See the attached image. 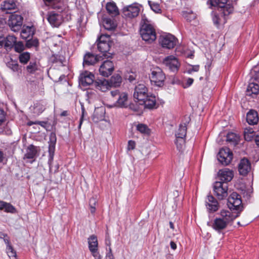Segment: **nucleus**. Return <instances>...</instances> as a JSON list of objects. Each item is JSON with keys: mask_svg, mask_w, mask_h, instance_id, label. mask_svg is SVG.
Returning a JSON list of instances; mask_svg holds the SVG:
<instances>
[{"mask_svg": "<svg viewBox=\"0 0 259 259\" xmlns=\"http://www.w3.org/2000/svg\"><path fill=\"white\" fill-rule=\"evenodd\" d=\"M42 7L46 9H53L58 10L60 14L51 12L48 13L47 20L53 27H59L64 21H69L71 16L69 9L63 3V1H44Z\"/></svg>", "mask_w": 259, "mask_h": 259, "instance_id": "f257e3e1", "label": "nucleus"}, {"mask_svg": "<svg viewBox=\"0 0 259 259\" xmlns=\"http://www.w3.org/2000/svg\"><path fill=\"white\" fill-rule=\"evenodd\" d=\"M232 1H207L210 8L217 11L212 12V19L213 24L219 28L224 25L227 20V16L234 11Z\"/></svg>", "mask_w": 259, "mask_h": 259, "instance_id": "f03ea898", "label": "nucleus"}, {"mask_svg": "<svg viewBox=\"0 0 259 259\" xmlns=\"http://www.w3.org/2000/svg\"><path fill=\"white\" fill-rule=\"evenodd\" d=\"M239 215V212H233L229 210L222 209L213 220L207 223V225L218 233L225 230L227 226Z\"/></svg>", "mask_w": 259, "mask_h": 259, "instance_id": "7ed1b4c3", "label": "nucleus"}, {"mask_svg": "<svg viewBox=\"0 0 259 259\" xmlns=\"http://www.w3.org/2000/svg\"><path fill=\"white\" fill-rule=\"evenodd\" d=\"M140 34L143 40L149 44L152 42L156 38L155 30L152 25H142Z\"/></svg>", "mask_w": 259, "mask_h": 259, "instance_id": "20e7f679", "label": "nucleus"}, {"mask_svg": "<svg viewBox=\"0 0 259 259\" xmlns=\"http://www.w3.org/2000/svg\"><path fill=\"white\" fill-rule=\"evenodd\" d=\"M112 97L115 98L116 101L110 107H126L128 105V97L126 93H120L118 90L110 92Z\"/></svg>", "mask_w": 259, "mask_h": 259, "instance_id": "39448f33", "label": "nucleus"}, {"mask_svg": "<svg viewBox=\"0 0 259 259\" xmlns=\"http://www.w3.org/2000/svg\"><path fill=\"white\" fill-rule=\"evenodd\" d=\"M151 82L158 87H161L164 84L165 76L163 71L158 67L153 68L151 70L150 76Z\"/></svg>", "mask_w": 259, "mask_h": 259, "instance_id": "423d86ee", "label": "nucleus"}, {"mask_svg": "<svg viewBox=\"0 0 259 259\" xmlns=\"http://www.w3.org/2000/svg\"><path fill=\"white\" fill-rule=\"evenodd\" d=\"M228 187L227 183L215 182L213 185V191L219 199H223L228 196Z\"/></svg>", "mask_w": 259, "mask_h": 259, "instance_id": "0eeeda50", "label": "nucleus"}, {"mask_svg": "<svg viewBox=\"0 0 259 259\" xmlns=\"http://www.w3.org/2000/svg\"><path fill=\"white\" fill-rule=\"evenodd\" d=\"M233 153L228 148H222L218 154V159L223 165H227L232 161Z\"/></svg>", "mask_w": 259, "mask_h": 259, "instance_id": "6e6552de", "label": "nucleus"}, {"mask_svg": "<svg viewBox=\"0 0 259 259\" xmlns=\"http://www.w3.org/2000/svg\"><path fill=\"white\" fill-rule=\"evenodd\" d=\"M160 43L163 48L170 49L178 43L177 38L171 34L162 35L160 38Z\"/></svg>", "mask_w": 259, "mask_h": 259, "instance_id": "1a4fd4ad", "label": "nucleus"}, {"mask_svg": "<svg viewBox=\"0 0 259 259\" xmlns=\"http://www.w3.org/2000/svg\"><path fill=\"white\" fill-rule=\"evenodd\" d=\"M23 20V17L21 15L12 14L9 18L8 24L12 31L16 32L21 28Z\"/></svg>", "mask_w": 259, "mask_h": 259, "instance_id": "9d476101", "label": "nucleus"}, {"mask_svg": "<svg viewBox=\"0 0 259 259\" xmlns=\"http://www.w3.org/2000/svg\"><path fill=\"white\" fill-rule=\"evenodd\" d=\"M162 63L171 71L177 72L180 66V63L178 59L173 55H170L165 57L162 61Z\"/></svg>", "mask_w": 259, "mask_h": 259, "instance_id": "9b49d317", "label": "nucleus"}, {"mask_svg": "<svg viewBox=\"0 0 259 259\" xmlns=\"http://www.w3.org/2000/svg\"><path fill=\"white\" fill-rule=\"evenodd\" d=\"M240 196L236 192L232 193L228 199V206L231 210H239L241 206Z\"/></svg>", "mask_w": 259, "mask_h": 259, "instance_id": "f8f14e48", "label": "nucleus"}, {"mask_svg": "<svg viewBox=\"0 0 259 259\" xmlns=\"http://www.w3.org/2000/svg\"><path fill=\"white\" fill-rule=\"evenodd\" d=\"M147 88L143 84H139L136 86L134 93V98L139 103L146 98L147 94Z\"/></svg>", "mask_w": 259, "mask_h": 259, "instance_id": "ddd939ff", "label": "nucleus"}, {"mask_svg": "<svg viewBox=\"0 0 259 259\" xmlns=\"http://www.w3.org/2000/svg\"><path fill=\"white\" fill-rule=\"evenodd\" d=\"M110 36L108 35H103L100 36L98 42V49L100 52L103 53L106 56V53L110 49Z\"/></svg>", "mask_w": 259, "mask_h": 259, "instance_id": "4468645a", "label": "nucleus"}, {"mask_svg": "<svg viewBox=\"0 0 259 259\" xmlns=\"http://www.w3.org/2000/svg\"><path fill=\"white\" fill-rule=\"evenodd\" d=\"M140 7L137 3H134L124 7L122 10L123 15L129 18L137 17L140 12Z\"/></svg>", "mask_w": 259, "mask_h": 259, "instance_id": "2eb2a0df", "label": "nucleus"}, {"mask_svg": "<svg viewBox=\"0 0 259 259\" xmlns=\"http://www.w3.org/2000/svg\"><path fill=\"white\" fill-rule=\"evenodd\" d=\"M57 138L55 133L52 132L49 136V158L48 163L50 166V169L52 168V163L53 160V157L54 155V152L55 149V145L56 143Z\"/></svg>", "mask_w": 259, "mask_h": 259, "instance_id": "dca6fc26", "label": "nucleus"}, {"mask_svg": "<svg viewBox=\"0 0 259 259\" xmlns=\"http://www.w3.org/2000/svg\"><path fill=\"white\" fill-rule=\"evenodd\" d=\"M114 69L113 63L109 60L103 62L99 68L100 74L105 77L110 75Z\"/></svg>", "mask_w": 259, "mask_h": 259, "instance_id": "f3484780", "label": "nucleus"}, {"mask_svg": "<svg viewBox=\"0 0 259 259\" xmlns=\"http://www.w3.org/2000/svg\"><path fill=\"white\" fill-rule=\"evenodd\" d=\"M94 78L95 76L92 73L85 71L80 75L79 84L84 87L91 84L94 85Z\"/></svg>", "mask_w": 259, "mask_h": 259, "instance_id": "a211bd4d", "label": "nucleus"}, {"mask_svg": "<svg viewBox=\"0 0 259 259\" xmlns=\"http://www.w3.org/2000/svg\"><path fill=\"white\" fill-rule=\"evenodd\" d=\"M89 248L93 255L97 259L99 257V254L98 252V240L96 236L91 235L88 238Z\"/></svg>", "mask_w": 259, "mask_h": 259, "instance_id": "6ab92c4d", "label": "nucleus"}, {"mask_svg": "<svg viewBox=\"0 0 259 259\" xmlns=\"http://www.w3.org/2000/svg\"><path fill=\"white\" fill-rule=\"evenodd\" d=\"M218 176L221 182L227 183L228 182L232 180L234 176V174L232 170L225 168L219 171Z\"/></svg>", "mask_w": 259, "mask_h": 259, "instance_id": "aec40b11", "label": "nucleus"}, {"mask_svg": "<svg viewBox=\"0 0 259 259\" xmlns=\"http://www.w3.org/2000/svg\"><path fill=\"white\" fill-rule=\"evenodd\" d=\"M93 86L96 90L102 92H106L110 88L109 81L105 79L95 80Z\"/></svg>", "mask_w": 259, "mask_h": 259, "instance_id": "412c9836", "label": "nucleus"}, {"mask_svg": "<svg viewBox=\"0 0 259 259\" xmlns=\"http://www.w3.org/2000/svg\"><path fill=\"white\" fill-rule=\"evenodd\" d=\"M139 104L144 105L145 108L150 109L157 107L156 102V97L155 96L152 95H148L146 98L140 102Z\"/></svg>", "mask_w": 259, "mask_h": 259, "instance_id": "4be33fe9", "label": "nucleus"}, {"mask_svg": "<svg viewBox=\"0 0 259 259\" xmlns=\"http://www.w3.org/2000/svg\"><path fill=\"white\" fill-rule=\"evenodd\" d=\"M250 169L251 165L249 160L246 158L241 159L238 166V170L240 174L245 176Z\"/></svg>", "mask_w": 259, "mask_h": 259, "instance_id": "5701e85b", "label": "nucleus"}, {"mask_svg": "<svg viewBox=\"0 0 259 259\" xmlns=\"http://www.w3.org/2000/svg\"><path fill=\"white\" fill-rule=\"evenodd\" d=\"M1 10L6 13H11L12 11H16L17 6L15 1H3L1 4Z\"/></svg>", "mask_w": 259, "mask_h": 259, "instance_id": "b1692460", "label": "nucleus"}, {"mask_svg": "<svg viewBox=\"0 0 259 259\" xmlns=\"http://www.w3.org/2000/svg\"><path fill=\"white\" fill-rule=\"evenodd\" d=\"M207 209L211 212L216 211L219 208L217 200L212 196H208L206 201Z\"/></svg>", "mask_w": 259, "mask_h": 259, "instance_id": "393cba45", "label": "nucleus"}, {"mask_svg": "<svg viewBox=\"0 0 259 259\" xmlns=\"http://www.w3.org/2000/svg\"><path fill=\"white\" fill-rule=\"evenodd\" d=\"M35 32V28L33 26H28L24 25L20 33L22 38L26 39L32 37Z\"/></svg>", "mask_w": 259, "mask_h": 259, "instance_id": "a878e982", "label": "nucleus"}, {"mask_svg": "<svg viewBox=\"0 0 259 259\" xmlns=\"http://www.w3.org/2000/svg\"><path fill=\"white\" fill-rule=\"evenodd\" d=\"M101 57L98 55H95L91 53H87L83 58V65H94L100 60Z\"/></svg>", "mask_w": 259, "mask_h": 259, "instance_id": "bb28decb", "label": "nucleus"}, {"mask_svg": "<svg viewBox=\"0 0 259 259\" xmlns=\"http://www.w3.org/2000/svg\"><path fill=\"white\" fill-rule=\"evenodd\" d=\"M0 210H4L5 212L11 213L17 212L16 208L11 203L0 200Z\"/></svg>", "mask_w": 259, "mask_h": 259, "instance_id": "cd10ccee", "label": "nucleus"}, {"mask_svg": "<svg viewBox=\"0 0 259 259\" xmlns=\"http://www.w3.org/2000/svg\"><path fill=\"white\" fill-rule=\"evenodd\" d=\"M246 121L249 124H256L258 121L257 112L255 110H250L246 115Z\"/></svg>", "mask_w": 259, "mask_h": 259, "instance_id": "c85d7f7f", "label": "nucleus"}, {"mask_svg": "<svg viewBox=\"0 0 259 259\" xmlns=\"http://www.w3.org/2000/svg\"><path fill=\"white\" fill-rule=\"evenodd\" d=\"M106 8L108 13L113 16H116L119 14V10L116 4L113 1L107 3Z\"/></svg>", "mask_w": 259, "mask_h": 259, "instance_id": "c756f323", "label": "nucleus"}, {"mask_svg": "<svg viewBox=\"0 0 259 259\" xmlns=\"http://www.w3.org/2000/svg\"><path fill=\"white\" fill-rule=\"evenodd\" d=\"M103 25L106 29L112 30L116 27L117 24L113 19L110 18H105L103 20Z\"/></svg>", "mask_w": 259, "mask_h": 259, "instance_id": "7c9ffc66", "label": "nucleus"}, {"mask_svg": "<svg viewBox=\"0 0 259 259\" xmlns=\"http://www.w3.org/2000/svg\"><path fill=\"white\" fill-rule=\"evenodd\" d=\"M240 141V136L234 133H229L227 136V141L231 145L235 146L239 143Z\"/></svg>", "mask_w": 259, "mask_h": 259, "instance_id": "2f4dec72", "label": "nucleus"}, {"mask_svg": "<svg viewBox=\"0 0 259 259\" xmlns=\"http://www.w3.org/2000/svg\"><path fill=\"white\" fill-rule=\"evenodd\" d=\"M37 153L36 148L34 146L31 145L26 149V154L24 155V158L32 159L36 156Z\"/></svg>", "mask_w": 259, "mask_h": 259, "instance_id": "473e14b6", "label": "nucleus"}, {"mask_svg": "<svg viewBox=\"0 0 259 259\" xmlns=\"http://www.w3.org/2000/svg\"><path fill=\"white\" fill-rule=\"evenodd\" d=\"M187 122L180 124L179 127L175 134L176 138H185L187 133Z\"/></svg>", "mask_w": 259, "mask_h": 259, "instance_id": "72a5a7b5", "label": "nucleus"}, {"mask_svg": "<svg viewBox=\"0 0 259 259\" xmlns=\"http://www.w3.org/2000/svg\"><path fill=\"white\" fill-rule=\"evenodd\" d=\"M259 92V85L255 83L251 82L249 83L247 90L246 94L250 96L251 94L256 95Z\"/></svg>", "mask_w": 259, "mask_h": 259, "instance_id": "f704fd0d", "label": "nucleus"}, {"mask_svg": "<svg viewBox=\"0 0 259 259\" xmlns=\"http://www.w3.org/2000/svg\"><path fill=\"white\" fill-rule=\"evenodd\" d=\"M122 81L121 77L119 74H115L113 75L110 79L109 81L110 88L119 87Z\"/></svg>", "mask_w": 259, "mask_h": 259, "instance_id": "c9c22d12", "label": "nucleus"}, {"mask_svg": "<svg viewBox=\"0 0 259 259\" xmlns=\"http://www.w3.org/2000/svg\"><path fill=\"white\" fill-rule=\"evenodd\" d=\"M151 10L156 13L161 12V6L158 2L155 1H148Z\"/></svg>", "mask_w": 259, "mask_h": 259, "instance_id": "e433bc0d", "label": "nucleus"}, {"mask_svg": "<svg viewBox=\"0 0 259 259\" xmlns=\"http://www.w3.org/2000/svg\"><path fill=\"white\" fill-rule=\"evenodd\" d=\"M175 143L176 145L177 149L180 152L183 151L185 147V138H183L182 137L176 138Z\"/></svg>", "mask_w": 259, "mask_h": 259, "instance_id": "4c0bfd02", "label": "nucleus"}, {"mask_svg": "<svg viewBox=\"0 0 259 259\" xmlns=\"http://www.w3.org/2000/svg\"><path fill=\"white\" fill-rule=\"evenodd\" d=\"M6 250L10 259H17L16 251L14 250L11 244L6 246Z\"/></svg>", "mask_w": 259, "mask_h": 259, "instance_id": "58836bf2", "label": "nucleus"}, {"mask_svg": "<svg viewBox=\"0 0 259 259\" xmlns=\"http://www.w3.org/2000/svg\"><path fill=\"white\" fill-rule=\"evenodd\" d=\"M30 59V54L27 52H22L19 56V60L21 63L26 64Z\"/></svg>", "mask_w": 259, "mask_h": 259, "instance_id": "ea45409f", "label": "nucleus"}, {"mask_svg": "<svg viewBox=\"0 0 259 259\" xmlns=\"http://www.w3.org/2000/svg\"><path fill=\"white\" fill-rule=\"evenodd\" d=\"M17 42V38L14 35H8L6 38L5 46L12 48Z\"/></svg>", "mask_w": 259, "mask_h": 259, "instance_id": "a19ab883", "label": "nucleus"}, {"mask_svg": "<svg viewBox=\"0 0 259 259\" xmlns=\"http://www.w3.org/2000/svg\"><path fill=\"white\" fill-rule=\"evenodd\" d=\"M254 132L252 129H247L246 128L244 131V139L246 141H251L253 136H254Z\"/></svg>", "mask_w": 259, "mask_h": 259, "instance_id": "79ce46f5", "label": "nucleus"}, {"mask_svg": "<svg viewBox=\"0 0 259 259\" xmlns=\"http://www.w3.org/2000/svg\"><path fill=\"white\" fill-rule=\"evenodd\" d=\"M37 65L35 62H30L26 67V70L29 73H34L37 70Z\"/></svg>", "mask_w": 259, "mask_h": 259, "instance_id": "37998d69", "label": "nucleus"}, {"mask_svg": "<svg viewBox=\"0 0 259 259\" xmlns=\"http://www.w3.org/2000/svg\"><path fill=\"white\" fill-rule=\"evenodd\" d=\"M137 130L142 134H149L150 133V130L148 126L144 124L141 123L138 124Z\"/></svg>", "mask_w": 259, "mask_h": 259, "instance_id": "c03bdc74", "label": "nucleus"}, {"mask_svg": "<svg viewBox=\"0 0 259 259\" xmlns=\"http://www.w3.org/2000/svg\"><path fill=\"white\" fill-rule=\"evenodd\" d=\"M14 50L15 52L17 53H21L25 50V46L22 41H17L15 45L14 46Z\"/></svg>", "mask_w": 259, "mask_h": 259, "instance_id": "a18cd8bd", "label": "nucleus"}, {"mask_svg": "<svg viewBox=\"0 0 259 259\" xmlns=\"http://www.w3.org/2000/svg\"><path fill=\"white\" fill-rule=\"evenodd\" d=\"M8 67L14 72L18 71L19 70V65L17 62L11 60L8 62L7 64Z\"/></svg>", "mask_w": 259, "mask_h": 259, "instance_id": "49530a36", "label": "nucleus"}, {"mask_svg": "<svg viewBox=\"0 0 259 259\" xmlns=\"http://www.w3.org/2000/svg\"><path fill=\"white\" fill-rule=\"evenodd\" d=\"M97 201L96 198H92L89 201L90 210L91 213L94 214L96 211V205Z\"/></svg>", "mask_w": 259, "mask_h": 259, "instance_id": "de8ad7c7", "label": "nucleus"}, {"mask_svg": "<svg viewBox=\"0 0 259 259\" xmlns=\"http://www.w3.org/2000/svg\"><path fill=\"white\" fill-rule=\"evenodd\" d=\"M38 45V40L36 38L30 39L28 40L26 42V47L30 48L33 47H37Z\"/></svg>", "mask_w": 259, "mask_h": 259, "instance_id": "09e8293b", "label": "nucleus"}, {"mask_svg": "<svg viewBox=\"0 0 259 259\" xmlns=\"http://www.w3.org/2000/svg\"><path fill=\"white\" fill-rule=\"evenodd\" d=\"M0 239H3L6 246L11 244L10 238L7 234L0 232Z\"/></svg>", "mask_w": 259, "mask_h": 259, "instance_id": "8fccbe9b", "label": "nucleus"}, {"mask_svg": "<svg viewBox=\"0 0 259 259\" xmlns=\"http://www.w3.org/2000/svg\"><path fill=\"white\" fill-rule=\"evenodd\" d=\"M51 60L53 63H59L60 64H62L63 62V57L57 55H53Z\"/></svg>", "mask_w": 259, "mask_h": 259, "instance_id": "3c124183", "label": "nucleus"}, {"mask_svg": "<svg viewBox=\"0 0 259 259\" xmlns=\"http://www.w3.org/2000/svg\"><path fill=\"white\" fill-rule=\"evenodd\" d=\"M44 110V107L42 105L36 104L34 107V113L39 114Z\"/></svg>", "mask_w": 259, "mask_h": 259, "instance_id": "603ef678", "label": "nucleus"}, {"mask_svg": "<svg viewBox=\"0 0 259 259\" xmlns=\"http://www.w3.org/2000/svg\"><path fill=\"white\" fill-rule=\"evenodd\" d=\"M199 69V66L197 65H190L189 68L187 69V72L188 74H191L193 72H197Z\"/></svg>", "mask_w": 259, "mask_h": 259, "instance_id": "864d4df0", "label": "nucleus"}, {"mask_svg": "<svg viewBox=\"0 0 259 259\" xmlns=\"http://www.w3.org/2000/svg\"><path fill=\"white\" fill-rule=\"evenodd\" d=\"M194 80L192 78H188L186 79V82L183 84L184 88H187L191 86L193 83Z\"/></svg>", "mask_w": 259, "mask_h": 259, "instance_id": "5fc2aeb1", "label": "nucleus"}, {"mask_svg": "<svg viewBox=\"0 0 259 259\" xmlns=\"http://www.w3.org/2000/svg\"><path fill=\"white\" fill-rule=\"evenodd\" d=\"M135 147H136V143L135 141H134L133 140L128 141L127 147V150L130 151V150H133L135 148Z\"/></svg>", "mask_w": 259, "mask_h": 259, "instance_id": "6e6d98bb", "label": "nucleus"}, {"mask_svg": "<svg viewBox=\"0 0 259 259\" xmlns=\"http://www.w3.org/2000/svg\"><path fill=\"white\" fill-rule=\"evenodd\" d=\"M6 113L5 111L0 109V125L5 121Z\"/></svg>", "mask_w": 259, "mask_h": 259, "instance_id": "4d7b16f0", "label": "nucleus"}, {"mask_svg": "<svg viewBox=\"0 0 259 259\" xmlns=\"http://www.w3.org/2000/svg\"><path fill=\"white\" fill-rule=\"evenodd\" d=\"M142 22L143 23V25H151L150 22V21L148 19V18L146 17V16L144 15H142Z\"/></svg>", "mask_w": 259, "mask_h": 259, "instance_id": "13d9d810", "label": "nucleus"}, {"mask_svg": "<svg viewBox=\"0 0 259 259\" xmlns=\"http://www.w3.org/2000/svg\"><path fill=\"white\" fill-rule=\"evenodd\" d=\"M82 114H81V117L80 119V120H79V125H78V128H80L81 127V124H82V123L83 122V116H84V112H85V110L84 109V107L82 106Z\"/></svg>", "mask_w": 259, "mask_h": 259, "instance_id": "bf43d9fd", "label": "nucleus"}, {"mask_svg": "<svg viewBox=\"0 0 259 259\" xmlns=\"http://www.w3.org/2000/svg\"><path fill=\"white\" fill-rule=\"evenodd\" d=\"M106 259H113V255L112 253L111 247H109L108 249V252L106 254Z\"/></svg>", "mask_w": 259, "mask_h": 259, "instance_id": "052dcab7", "label": "nucleus"}, {"mask_svg": "<svg viewBox=\"0 0 259 259\" xmlns=\"http://www.w3.org/2000/svg\"><path fill=\"white\" fill-rule=\"evenodd\" d=\"M36 124L39 125L44 128H46V125H47V122L46 121H37Z\"/></svg>", "mask_w": 259, "mask_h": 259, "instance_id": "680f3d73", "label": "nucleus"}, {"mask_svg": "<svg viewBox=\"0 0 259 259\" xmlns=\"http://www.w3.org/2000/svg\"><path fill=\"white\" fill-rule=\"evenodd\" d=\"M170 247L173 250H175L176 248H177V245L176 244L173 242V241H171L170 242Z\"/></svg>", "mask_w": 259, "mask_h": 259, "instance_id": "e2e57ef3", "label": "nucleus"}, {"mask_svg": "<svg viewBox=\"0 0 259 259\" xmlns=\"http://www.w3.org/2000/svg\"><path fill=\"white\" fill-rule=\"evenodd\" d=\"M105 243L107 246H109V248L110 247V240L109 238H106L105 239Z\"/></svg>", "mask_w": 259, "mask_h": 259, "instance_id": "0e129e2a", "label": "nucleus"}, {"mask_svg": "<svg viewBox=\"0 0 259 259\" xmlns=\"http://www.w3.org/2000/svg\"><path fill=\"white\" fill-rule=\"evenodd\" d=\"M128 79L130 82H132L135 79V76L134 75H130L128 78Z\"/></svg>", "mask_w": 259, "mask_h": 259, "instance_id": "69168bd1", "label": "nucleus"}, {"mask_svg": "<svg viewBox=\"0 0 259 259\" xmlns=\"http://www.w3.org/2000/svg\"><path fill=\"white\" fill-rule=\"evenodd\" d=\"M37 123V121H29L27 122V125L28 126H31L33 124H36Z\"/></svg>", "mask_w": 259, "mask_h": 259, "instance_id": "338daca9", "label": "nucleus"}, {"mask_svg": "<svg viewBox=\"0 0 259 259\" xmlns=\"http://www.w3.org/2000/svg\"><path fill=\"white\" fill-rule=\"evenodd\" d=\"M255 141V143H256V145L258 146H259V136H258V135L256 136Z\"/></svg>", "mask_w": 259, "mask_h": 259, "instance_id": "774afa93", "label": "nucleus"}]
</instances>
